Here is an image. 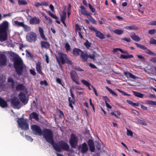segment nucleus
Instances as JSON below:
<instances>
[{
    "label": "nucleus",
    "instance_id": "1",
    "mask_svg": "<svg viewBox=\"0 0 156 156\" xmlns=\"http://www.w3.org/2000/svg\"><path fill=\"white\" fill-rule=\"evenodd\" d=\"M8 28V22L4 21L0 24V41H3L7 39V30Z\"/></svg>",
    "mask_w": 156,
    "mask_h": 156
},
{
    "label": "nucleus",
    "instance_id": "2",
    "mask_svg": "<svg viewBox=\"0 0 156 156\" xmlns=\"http://www.w3.org/2000/svg\"><path fill=\"white\" fill-rule=\"evenodd\" d=\"M14 66L16 73L19 76L21 75L23 72V61L20 58H15Z\"/></svg>",
    "mask_w": 156,
    "mask_h": 156
},
{
    "label": "nucleus",
    "instance_id": "3",
    "mask_svg": "<svg viewBox=\"0 0 156 156\" xmlns=\"http://www.w3.org/2000/svg\"><path fill=\"white\" fill-rule=\"evenodd\" d=\"M54 149L58 152H61L62 150L68 151L69 150V147L68 144L63 141H61L58 143H55L52 144Z\"/></svg>",
    "mask_w": 156,
    "mask_h": 156
},
{
    "label": "nucleus",
    "instance_id": "4",
    "mask_svg": "<svg viewBox=\"0 0 156 156\" xmlns=\"http://www.w3.org/2000/svg\"><path fill=\"white\" fill-rule=\"evenodd\" d=\"M42 135L47 142L52 145L54 144L53 133L51 129L47 128L44 129Z\"/></svg>",
    "mask_w": 156,
    "mask_h": 156
},
{
    "label": "nucleus",
    "instance_id": "5",
    "mask_svg": "<svg viewBox=\"0 0 156 156\" xmlns=\"http://www.w3.org/2000/svg\"><path fill=\"white\" fill-rule=\"evenodd\" d=\"M17 122L21 128L24 130H27L29 129V124L27 122L26 119L23 118H18Z\"/></svg>",
    "mask_w": 156,
    "mask_h": 156
},
{
    "label": "nucleus",
    "instance_id": "6",
    "mask_svg": "<svg viewBox=\"0 0 156 156\" xmlns=\"http://www.w3.org/2000/svg\"><path fill=\"white\" fill-rule=\"evenodd\" d=\"M118 51H120V52H121V53H122L128 54V55H123V54L121 55L120 56V58L127 59L128 58H133V56L132 55V54L129 55L127 51H123L122 49L120 48H114L113 49L112 51H113V53H114Z\"/></svg>",
    "mask_w": 156,
    "mask_h": 156
},
{
    "label": "nucleus",
    "instance_id": "7",
    "mask_svg": "<svg viewBox=\"0 0 156 156\" xmlns=\"http://www.w3.org/2000/svg\"><path fill=\"white\" fill-rule=\"evenodd\" d=\"M70 76L73 82H75L77 85H80L79 81V77L76 71L72 70L70 72Z\"/></svg>",
    "mask_w": 156,
    "mask_h": 156
},
{
    "label": "nucleus",
    "instance_id": "8",
    "mask_svg": "<svg viewBox=\"0 0 156 156\" xmlns=\"http://www.w3.org/2000/svg\"><path fill=\"white\" fill-rule=\"evenodd\" d=\"M134 44L136 45L137 48H140L142 50H144L145 52L150 55H152L154 56H156V54L151 51L149 49H148L145 45L140 44H138L137 43H134Z\"/></svg>",
    "mask_w": 156,
    "mask_h": 156
},
{
    "label": "nucleus",
    "instance_id": "9",
    "mask_svg": "<svg viewBox=\"0 0 156 156\" xmlns=\"http://www.w3.org/2000/svg\"><path fill=\"white\" fill-rule=\"evenodd\" d=\"M69 143L73 148H75L77 145L78 139L76 136L73 133L71 134Z\"/></svg>",
    "mask_w": 156,
    "mask_h": 156
},
{
    "label": "nucleus",
    "instance_id": "10",
    "mask_svg": "<svg viewBox=\"0 0 156 156\" xmlns=\"http://www.w3.org/2000/svg\"><path fill=\"white\" fill-rule=\"evenodd\" d=\"M31 129L33 132V134L35 135L41 136L42 134V131L40 127L36 125H34L31 126Z\"/></svg>",
    "mask_w": 156,
    "mask_h": 156
},
{
    "label": "nucleus",
    "instance_id": "11",
    "mask_svg": "<svg viewBox=\"0 0 156 156\" xmlns=\"http://www.w3.org/2000/svg\"><path fill=\"white\" fill-rule=\"evenodd\" d=\"M11 103L14 107L18 109L20 108L22 106L19 100L16 97H13L11 99Z\"/></svg>",
    "mask_w": 156,
    "mask_h": 156
},
{
    "label": "nucleus",
    "instance_id": "12",
    "mask_svg": "<svg viewBox=\"0 0 156 156\" xmlns=\"http://www.w3.org/2000/svg\"><path fill=\"white\" fill-rule=\"evenodd\" d=\"M37 37L36 34L33 32L28 33L27 35V39L28 41L31 42H35Z\"/></svg>",
    "mask_w": 156,
    "mask_h": 156
},
{
    "label": "nucleus",
    "instance_id": "13",
    "mask_svg": "<svg viewBox=\"0 0 156 156\" xmlns=\"http://www.w3.org/2000/svg\"><path fill=\"white\" fill-rule=\"evenodd\" d=\"M78 149L82 153H85L88 150V147L86 143H83L81 145H80L78 147Z\"/></svg>",
    "mask_w": 156,
    "mask_h": 156
},
{
    "label": "nucleus",
    "instance_id": "14",
    "mask_svg": "<svg viewBox=\"0 0 156 156\" xmlns=\"http://www.w3.org/2000/svg\"><path fill=\"white\" fill-rule=\"evenodd\" d=\"M18 96L20 101L22 102L24 105H26L28 102V99H27L26 97V95L23 92L20 93Z\"/></svg>",
    "mask_w": 156,
    "mask_h": 156
},
{
    "label": "nucleus",
    "instance_id": "15",
    "mask_svg": "<svg viewBox=\"0 0 156 156\" xmlns=\"http://www.w3.org/2000/svg\"><path fill=\"white\" fill-rule=\"evenodd\" d=\"M31 19L29 20V23L30 24L32 25L38 24L40 23L41 20L38 17H30Z\"/></svg>",
    "mask_w": 156,
    "mask_h": 156
},
{
    "label": "nucleus",
    "instance_id": "16",
    "mask_svg": "<svg viewBox=\"0 0 156 156\" xmlns=\"http://www.w3.org/2000/svg\"><path fill=\"white\" fill-rule=\"evenodd\" d=\"M7 58L5 55L3 54H0V66H5L6 65Z\"/></svg>",
    "mask_w": 156,
    "mask_h": 156
},
{
    "label": "nucleus",
    "instance_id": "17",
    "mask_svg": "<svg viewBox=\"0 0 156 156\" xmlns=\"http://www.w3.org/2000/svg\"><path fill=\"white\" fill-rule=\"evenodd\" d=\"M90 150L91 152H94L95 151V146L94 142L92 139H89L87 142Z\"/></svg>",
    "mask_w": 156,
    "mask_h": 156
},
{
    "label": "nucleus",
    "instance_id": "18",
    "mask_svg": "<svg viewBox=\"0 0 156 156\" xmlns=\"http://www.w3.org/2000/svg\"><path fill=\"white\" fill-rule=\"evenodd\" d=\"M59 57L60 58L61 63L62 64H64L66 63L65 58H67V56L66 54H64L62 52H59L58 53Z\"/></svg>",
    "mask_w": 156,
    "mask_h": 156
},
{
    "label": "nucleus",
    "instance_id": "19",
    "mask_svg": "<svg viewBox=\"0 0 156 156\" xmlns=\"http://www.w3.org/2000/svg\"><path fill=\"white\" fill-rule=\"evenodd\" d=\"M36 69L37 73L40 74L41 75L43 76L44 73L42 71V68L41 66V63L39 62H38L36 63Z\"/></svg>",
    "mask_w": 156,
    "mask_h": 156
},
{
    "label": "nucleus",
    "instance_id": "20",
    "mask_svg": "<svg viewBox=\"0 0 156 156\" xmlns=\"http://www.w3.org/2000/svg\"><path fill=\"white\" fill-rule=\"evenodd\" d=\"M33 119H35L37 121H38L39 119L38 115L36 112H33L29 115V119L32 120Z\"/></svg>",
    "mask_w": 156,
    "mask_h": 156
},
{
    "label": "nucleus",
    "instance_id": "21",
    "mask_svg": "<svg viewBox=\"0 0 156 156\" xmlns=\"http://www.w3.org/2000/svg\"><path fill=\"white\" fill-rule=\"evenodd\" d=\"M82 51L79 48H75L73 49L72 54L74 56L76 57L80 55V53L81 54Z\"/></svg>",
    "mask_w": 156,
    "mask_h": 156
},
{
    "label": "nucleus",
    "instance_id": "22",
    "mask_svg": "<svg viewBox=\"0 0 156 156\" xmlns=\"http://www.w3.org/2000/svg\"><path fill=\"white\" fill-rule=\"evenodd\" d=\"M80 57L82 58V61L83 62H87L88 58V55L84 51H82L80 55Z\"/></svg>",
    "mask_w": 156,
    "mask_h": 156
},
{
    "label": "nucleus",
    "instance_id": "23",
    "mask_svg": "<svg viewBox=\"0 0 156 156\" xmlns=\"http://www.w3.org/2000/svg\"><path fill=\"white\" fill-rule=\"evenodd\" d=\"M41 45L42 48H44L47 49L50 46V45L48 42L43 41H41Z\"/></svg>",
    "mask_w": 156,
    "mask_h": 156
},
{
    "label": "nucleus",
    "instance_id": "24",
    "mask_svg": "<svg viewBox=\"0 0 156 156\" xmlns=\"http://www.w3.org/2000/svg\"><path fill=\"white\" fill-rule=\"evenodd\" d=\"M38 29L39 33L42 39L45 40H47V39L44 36V30L43 28L41 27H39Z\"/></svg>",
    "mask_w": 156,
    "mask_h": 156
},
{
    "label": "nucleus",
    "instance_id": "25",
    "mask_svg": "<svg viewBox=\"0 0 156 156\" xmlns=\"http://www.w3.org/2000/svg\"><path fill=\"white\" fill-rule=\"evenodd\" d=\"M8 104L7 102L4 99L0 97V106L2 108L7 107Z\"/></svg>",
    "mask_w": 156,
    "mask_h": 156
},
{
    "label": "nucleus",
    "instance_id": "26",
    "mask_svg": "<svg viewBox=\"0 0 156 156\" xmlns=\"http://www.w3.org/2000/svg\"><path fill=\"white\" fill-rule=\"evenodd\" d=\"M131 37L133 40L136 41H139L141 39L140 37L135 33L131 35Z\"/></svg>",
    "mask_w": 156,
    "mask_h": 156
},
{
    "label": "nucleus",
    "instance_id": "27",
    "mask_svg": "<svg viewBox=\"0 0 156 156\" xmlns=\"http://www.w3.org/2000/svg\"><path fill=\"white\" fill-rule=\"evenodd\" d=\"M48 14L49 15L51 16V17L54 19H56L55 22L58 23L60 24V21L58 20L59 18L53 14L50 11H49L48 12Z\"/></svg>",
    "mask_w": 156,
    "mask_h": 156
},
{
    "label": "nucleus",
    "instance_id": "28",
    "mask_svg": "<svg viewBox=\"0 0 156 156\" xmlns=\"http://www.w3.org/2000/svg\"><path fill=\"white\" fill-rule=\"evenodd\" d=\"M26 89L25 86L22 84H19L16 87V90L17 91L23 90Z\"/></svg>",
    "mask_w": 156,
    "mask_h": 156
},
{
    "label": "nucleus",
    "instance_id": "29",
    "mask_svg": "<svg viewBox=\"0 0 156 156\" xmlns=\"http://www.w3.org/2000/svg\"><path fill=\"white\" fill-rule=\"evenodd\" d=\"M96 36L100 39H104L105 38V36L101 32L97 30L95 33Z\"/></svg>",
    "mask_w": 156,
    "mask_h": 156
},
{
    "label": "nucleus",
    "instance_id": "30",
    "mask_svg": "<svg viewBox=\"0 0 156 156\" xmlns=\"http://www.w3.org/2000/svg\"><path fill=\"white\" fill-rule=\"evenodd\" d=\"M61 20L62 22L65 21V19L66 17V12L65 10H64L62 12V14L60 15Z\"/></svg>",
    "mask_w": 156,
    "mask_h": 156
},
{
    "label": "nucleus",
    "instance_id": "31",
    "mask_svg": "<svg viewBox=\"0 0 156 156\" xmlns=\"http://www.w3.org/2000/svg\"><path fill=\"white\" fill-rule=\"evenodd\" d=\"M7 81L8 83H11V87L12 88H14L15 86V82L13 79L11 77H9Z\"/></svg>",
    "mask_w": 156,
    "mask_h": 156
},
{
    "label": "nucleus",
    "instance_id": "32",
    "mask_svg": "<svg viewBox=\"0 0 156 156\" xmlns=\"http://www.w3.org/2000/svg\"><path fill=\"white\" fill-rule=\"evenodd\" d=\"M133 95L136 97L141 98L143 97L144 94H143L136 91H133Z\"/></svg>",
    "mask_w": 156,
    "mask_h": 156
},
{
    "label": "nucleus",
    "instance_id": "33",
    "mask_svg": "<svg viewBox=\"0 0 156 156\" xmlns=\"http://www.w3.org/2000/svg\"><path fill=\"white\" fill-rule=\"evenodd\" d=\"M124 28L127 30H137L138 29L137 27L134 26H126L124 27Z\"/></svg>",
    "mask_w": 156,
    "mask_h": 156
},
{
    "label": "nucleus",
    "instance_id": "34",
    "mask_svg": "<svg viewBox=\"0 0 156 156\" xmlns=\"http://www.w3.org/2000/svg\"><path fill=\"white\" fill-rule=\"evenodd\" d=\"M126 102L129 104L132 105L133 107L138 106L139 105V103L133 102L132 101L127 100L126 101Z\"/></svg>",
    "mask_w": 156,
    "mask_h": 156
},
{
    "label": "nucleus",
    "instance_id": "35",
    "mask_svg": "<svg viewBox=\"0 0 156 156\" xmlns=\"http://www.w3.org/2000/svg\"><path fill=\"white\" fill-rule=\"evenodd\" d=\"M113 32L117 35H121L123 34V31L121 30L116 29L114 30L113 31Z\"/></svg>",
    "mask_w": 156,
    "mask_h": 156
},
{
    "label": "nucleus",
    "instance_id": "36",
    "mask_svg": "<svg viewBox=\"0 0 156 156\" xmlns=\"http://www.w3.org/2000/svg\"><path fill=\"white\" fill-rule=\"evenodd\" d=\"M14 23L16 25L19 27H23L24 26V23L23 22H20L18 21H15Z\"/></svg>",
    "mask_w": 156,
    "mask_h": 156
},
{
    "label": "nucleus",
    "instance_id": "37",
    "mask_svg": "<svg viewBox=\"0 0 156 156\" xmlns=\"http://www.w3.org/2000/svg\"><path fill=\"white\" fill-rule=\"evenodd\" d=\"M106 88L112 94L114 95L115 96H117V94L113 90L109 88L108 87L106 86Z\"/></svg>",
    "mask_w": 156,
    "mask_h": 156
},
{
    "label": "nucleus",
    "instance_id": "38",
    "mask_svg": "<svg viewBox=\"0 0 156 156\" xmlns=\"http://www.w3.org/2000/svg\"><path fill=\"white\" fill-rule=\"evenodd\" d=\"M88 19L93 24L96 25L97 24V23L96 20L94 19L92 17L91 15H90L89 17H88Z\"/></svg>",
    "mask_w": 156,
    "mask_h": 156
},
{
    "label": "nucleus",
    "instance_id": "39",
    "mask_svg": "<svg viewBox=\"0 0 156 156\" xmlns=\"http://www.w3.org/2000/svg\"><path fill=\"white\" fill-rule=\"evenodd\" d=\"M69 107L72 108V109H73V104H74L75 103L74 101L71 99V98L70 97L69 98Z\"/></svg>",
    "mask_w": 156,
    "mask_h": 156
},
{
    "label": "nucleus",
    "instance_id": "40",
    "mask_svg": "<svg viewBox=\"0 0 156 156\" xmlns=\"http://www.w3.org/2000/svg\"><path fill=\"white\" fill-rule=\"evenodd\" d=\"M18 3L20 5H24L27 4V2L25 0H18Z\"/></svg>",
    "mask_w": 156,
    "mask_h": 156
},
{
    "label": "nucleus",
    "instance_id": "41",
    "mask_svg": "<svg viewBox=\"0 0 156 156\" xmlns=\"http://www.w3.org/2000/svg\"><path fill=\"white\" fill-rule=\"evenodd\" d=\"M81 13L83 15L85 16H87L88 17H89L91 15L92 13L88 12L86 10H84L81 12Z\"/></svg>",
    "mask_w": 156,
    "mask_h": 156
},
{
    "label": "nucleus",
    "instance_id": "42",
    "mask_svg": "<svg viewBox=\"0 0 156 156\" xmlns=\"http://www.w3.org/2000/svg\"><path fill=\"white\" fill-rule=\"evenodd\" d=\"M84 45L87 48H89L91 46V44L87 40L86 42L84 43Z\"/></svg>",
    "mask_w": 156,
    "mask_h": 156
},
{
    "label": "nucleus",
    "instance_id": "43",
    "mask_svg": "<svg viewBox=\"0 0 156 156\" xmlns=\"http://www.w3.org/2000/svg\"><path fill=\"white\" fill-rule=\"evenodd\" d=\"M23 27L25 31L29 32L30 31L31 28L29 26L24 24V26Z\"/></svg>",
    "mask_w": 156,
    "mask_h": 156
},
{
    "label": "nucleus",
    "instance_id": "44",
    "mask_svg": "<svg viewBox=\"0 0 156 156\" xmlns=\"http://www.w3.org/2000/svg\"><path fill=\"white\" fill-rule=\"evenodd\" d=\"M137 122L138 123L143 125L147 126V123L143 120L138 119L137 120Z\"/></svg>",
    "mask_w": 156,
    "mask_h": 156
},
{
    "label": "nucleus",
    "instance_id": "45",
    "mask_svg": "<svg viewBox=\"0 0 156 156\" xmlns=\"http://www.w3.org/2000/svg\"><path fill=\"white\" fill-rule=\"evenodd\" d=\"M81 82L86 86H90L91 84L87 80H81Z\"/></svg>",
    "mask_w": 156,
    "mask_h": 156
},
{
    "label": "nucleus",
    "instance_id": "46",
    "mask_svg": "<svg viewBox=\"0 0 156 156\" xmlns=\"http://www.w3.org/2000/svg\"><path fill=\"white\" fill-rule=\"evenodd\" d=\"M147 104L151 105H156V101L151 100H147L146 101Z\"/></svg>",
    "mask_w": 156,
    "mask_h": 156
},
{
    "label": "nucleus",
    "instance_id": "47",
    "mask_svg": "<svg viewBox=\"0 0 156 156\" xmlns=\"http://www.w3.org/2000/svg\"><path fill=\"white\" fill-rule=\"evenodd\" d=\"M88 6L91 12H95L96 11V10L94 8H93L92 5L90 3L88 4Z\"/></svg>",
    "mask_w": 156,
    "mask_h": 156
},
{
    "label": "nucleus",
    "instance_id": "48",
    "mask_svg": "<svg viewBox=\"0 0 156 156\" xmlns=\"http://www.w3.org/2000/svg\"><path fill=\"white\" fill-rule=\"evenodd\" d=\"M65 48L66 51H70V47L69 44L68 43H66L65 46Z\"/></svg>",
    "mask_w": 156,
    "mask_h": 156
},
{
    "label": "nucleus",
    "instance_id": "49",
    "mask_svg": "<svg viewBox=\"0 0 156 156\" xmlns=\"http://www.w3.org/2000/svg\"><path fill=\"white\" fill-rule=\"evenodd\" d=\"M127 135L128 136H130L132 137L133 135V132L132 131L127 129Z\"/></svg>",
    "mask_w": 156,
    "mask_h": 156
},
{
    "label": "nucleus",
    "instance_id": "50",
    "mask_svg": "<svg viewBox=\"0 0 156 156\" xmlns=\"http://www.w3.org/2000/svg\"><path fill=\"white\" fill-rule=\"evenodd\" d=\"M44 17L46 20L48 21V23L49 24H51L52 23V20L48 16H47L46 15L44 16Z\"/></svg>",
    "mask_w": 156,
    "mask_h": 156
},
{
    "label": "nucleus",
    "instance_id": "51",
    "mask_svg": "<svg viewBox=\"0 0 156 156\" xmlns=\"http://www.w3.org/2000/svg\"><path fill=\"white\" fill-rule=\"evenodd\" d=\"M156 33V29L151 30L148 31V33L151 35H153Z\"/></svg>",
    "mask_w": 156,
    "mask_h": 156
},
{
    "label": "nucleus",
    "instance_id": "52",
    "mask_svg": "<svg viewBox=\"0 0 156 156\" xmlns=\"http://www.w3.org/2000/svg\"><path fill=\"white\" fill-rule=\"evenodd\" d=\"M58 111L59 112V118L60 119H62V117H63L64 116V114H63V112L60 110L59 109Z\"/></svg>",
    "mask_w": 156,
    "mask_h": 156
},
{
    "label": "nucleus",
    "instance_id": "53",
    "mask_svg": "<svg viewBox=\"0 0 156 156\" xmlns=\"http://www.w3.org/2000/svg\"><path fill=\"white\" fill-rule=\"evenodd\" d=\"M55 57L56 58V61H57V62L58 63V64L59 67L62 69V67L60 61L59 60V58H58V57L56 55H55Z\"/></svg>",
    "mask_w": 156,
    "mask_h": 156
},
{
    "label": "nucleus",
    "instance_id": "54",
    "mask_svg": "<svg viewBox=\"0 0 156 156\" xmlns=\"http://www.w3.org/2000/svg\"><path fill=\"white\" fill-rule=\"evenodd\" d=\"M149 44H156V40L154 38H151L149 41Z\"/></svg>",
    "mask_w": 156,
    "mask_h": 156
},
{
    "label": "nucleus",
    "instance_id": "55",
    "mask_svg": "<svg viewBox=\"0 0 156 156\" xmlns=\"http://www.w3.org/2000/svg\"><path fill=\"white\" fill-rule=\"evenodd\" d=\"M25 138L27 140L30 141V142H32L33 141V139L30 136H29L26 135Z\"/></svg>",
    "mask_w": 156,
    "mask_h": 156
},
{
    "label": "nucleus",
    "instance_id": "56",
    "mask_svg": "<svg viewBox=\"0 0 156 156\" xmlns=\"http://www.w3.org/2000/svg\"><path fill=\"white\" fill-rule=\"evenodd\" d=\"M119 91L122 93V94L124 96H130L131 95L129 94H127L126 93L124 92V91L122 90H121L118 89Z\"/></svg>",
    "mask_w": 156,
    "mask_h": 156
},
{
    "label": "nucleus",
    "instance_id": "57",
    "mask_svg": "<svg viewBox=\"0 0 156 156\" xmlns=\"http://www.w3.org/2000/svg\"><path fill=\"white\" fill-rule=\"evenodd\" d=\"M25 51L26 52V55L28 57H32V54L28 50H26Z\"/></svg>",
    "mask_w": 156,
    "mask_h": 156
},
{
    "label": "nucleus",
    "instance_id": "58",
    "mask_svg": "<svg viewBox=\"0 0 156 156\" xmlns=\"http://www.w3.org/2000/svg\"><path fill=\"white\" fill-rule=\"evenodd\" d=\"M75 28L76 31L79 30V31H81V29L79 25L77 24H76L75 25Z\"/></svg>",
    "mask_w": 156,
    "mask_h": 156
},
{
    "label": "nucleus",
    "instance_id": "59",
    "mask_svg": "<svg viewBox=\"0 0 156 156\" xmlns=\"http://www.w3.org/2000/svg\"><path fill=\"white\" fill-rule=\"evenodd\" d=\"M88 65L91 68H93V69H97V67L94 64H93L90 63L88 64Z\"/></svg>",
    "mask_w": 156,
    "mask_h": 156
},
{
    "label": "nucleus",
    "instance_id": "60",
    "mask_svg": "<svg viewBox=\"0 0 156 156\" xmlns=\"http://www.w3.org/2000/svg\"><path fill=\"white\" fill-rule=\"evenodd\" d=\"M129 76L130 78L133 79H135L137 78V77L134 75L133 74H132L131 73H129Z\"/></svg>",
    "mask_w": 156,
    "mask_h": 156
},
{
    "label": "nucleus",
    "instance_id": "61",
    "mask_svg": "<svg viewBox=\"0 0 156 156\" xmlns=\"http://www.w3.org/2000/svg\"><path fill=\"white\" fill-rule=\"evenodd\" d=\"M30 74L33 76L36 75V73L34 69H30Z\"/></svg>",
    "mask_w": 156,
    "mask_h": 156
},
{
    "label": "nucleus",
    "instance_id": "62",
    "mask_svg": "<svg viewBox=\"0 0 156 156\" xmlns=\"http://www.w3.org/2000/svg\"><path fill=\"white\" fill-rule=\"evenodd\" d=\"M138 58L142 60V61H145V58L141 55H137Z\"/></svg>",
    "mask_w": 156,
    "mask_h": 156
},
{
    "label": "nucleus",
    "instance_id": "63",
    "mask_svg": "<svg viewBox=\"0 0 156 156\" xmlns=\"http://www.w3.org/2000/svg\"><path fill=\"white\" fill-rule=\"evenodd\" d=\"M40 83L41 84H44L45 86H47L48 85V83L46 80H44V81H41L40 82Z\"/></svg>",
    "mask_w": 156,
    "mask_h": 156
},
{
    "label": "nucleus",
    "instance_id": "64",
    "mask_svg": "<svg viewBox=\"0 0 156 156\" xmlns=\"http://www.w3.org/2000/svg\"><path fill=\"white\" fill-rule=\"evenodd\" d=\"M149 25H152L153 26H155L156 25V20L152 21L150 22L149 24Z\"/></svg>",
    "mask_w": 156,
    "mask_h": 156
}]
</instances>
